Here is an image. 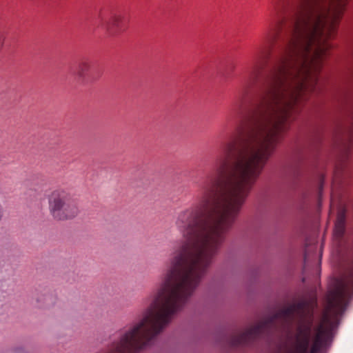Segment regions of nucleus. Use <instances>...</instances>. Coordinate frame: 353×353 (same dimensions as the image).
<instances>
[{"label": "nucleus", "mask_w": 353, "mask_h": 353, "mask_svg": "<svg viewBox=\"0 0 353 353\" xmlns=\"http://www.w3.org/2000/svg\"><path fill=\"white\" fill-rule=\"evenodd\" d=\"M348 0H270L241 85H321L319 74Z\"/></svg>", "instance_id": "1"}, {"label": "nucleus", "mask_w": 353, "mask_h": 353, "mask_svg": "<svg viewBox=\"0 0 353 353\" xmlns=\"http://www.w3.org/2000/svg\"><path fill=\"white\" fill-rule=\"evenodd\" d=\"M352 296L353 272L349 279L338 281L334 289L329 292L323 321L316 328L310 348L314 311L316 306L314 297L292 303L246 331L234 334L229 343L234 347L249 345L257 339L268 336L274 331L289 327L295 321V334L285 353H307L308 351L310 353H320L332 339L334 323L330 316L336 318L342 314Z\"/></svg>", "instance_id": "2"}, {"label": "nucleus", "mask_w": 353, "mask_h": 353, "mask_svg": "<svg viewBox=\"0 0 353 353\" xmlns=\"http://www.w3.org/2000/svg\"><path fill=\"white\" fill-rule=\"evenodd\" d=\"M350 134H352L351 130ZM352 148V134L344 144L341 151V162L336 165L332 182V192L330 206L339 208L337 219L333 232V245L336 247L338 254H341L346 245L345 233V210L343 204L341 191L348 183L349 174L345 170L346 161Z\"/></svg>", "instance_id": "3"}, {"label": "nucleus", "mask_w": 353, "mask_h": 353, "mask_svg": "<svg viewBox=\"0 0 353 353\" xmlns=\"http://www.w3.org/2000/svg\"><path fill=\"white\" fill-rule=\"evenodd\" d=\"M48 208L50 214L57 221L72 219L79 214L76 202L63 190H56L51 193L48 198Z\"/></svg>", "instance_id": "4"}, {"label": "nucleus", "mask_w": 353, "mask_h": 353, "mask_svg": "<svg viewBox=\"0 0 353 353\" xmlns=\"http://www.w3.org/2000/svg\"><path fill=\"white\" fill-rule=\"evenodd\" d=\"M99 19V26L104 30L106 37H114L125 30L123 26V17L121 14L112 13L110 17H106L100 14Z\"/></svg>", "instance_id": "5"}, {"label": "nucleus", "mask_w": 353, "mask_h": 353, "mask_svg": "<svg viewBox=\"0 0 353 353\" xmlns=\"http://www.w3.org/2000/svg\"><path fill=\"white\" fill-rule=\"evenodd\" d=\"M90 70V63L88 61H81L77 67V75L79 78L84 77L85 73Z\"/></svg>", "instance_id": "6"}, {"label": "nucleus", "mask_w": 353, "mask_h": 353, "mask_svg": "<svg viewBox=\"0 0 353 353\" xmlns=\"http://www.w3.org/2000/svg\"><path fill=\"white\" fill-rule=\"evenodd\" d=\"M50 298L49 295H41L37 298L39 307H46L48 305V300Z\"/></svg>", "instance_id": "7"}, {"label": "nucleus", "mask_w": 353, "mask_h": 353, "mask_svg": "<svg viewBox=\"0 0 353 353\" xmlns=\"http://www.w3.org/2000/svg\"><path fill=\"white\" fill-rule=\"evenodd\" d=\"M13 353H24V350L21 347H16L12 350Z\"/></svg>", "instance_id": "8"}, {"label": "nucleus", "mask_w": 353, "mask_h": 353, "mask_svg": "<svg viewBox=\"0 0 353 353\" xmlns=\"http://www.w3.org/2000/svg\"><path fill=\"white\" fill-rule=\"evenodd\" d=\"M323 178L321 177V183H320V185H319V197L321 196V191H322V189H323Z\"/></svg>", "instance_id": "9"}, {"label": "nucleus", "mask_w": 353, "mask_h": 353, "mask_svg": "<svg viewBox=\"0 0 353 353\" xmlns=\"http://www.w3.org/2000/svg\"><path fill=\"white\" fill-rule=\"evenodd\" d=\"M4 40L3 32L0 30V48L2 46Z\"/></svg>", "instance_id": "10"}, {"label": "nucleus", "mask_w": 353, "mask_h": 353, "mask_svg": "<svg viewBox=\"0 0 353 353\" xmlns=\"http://www.w3.org/2000/svg\"><path fill=\"white\" fill-rule=\"evenodd\" d=\"M306 259H307V256H306V254H305V258H304L305 263H306Z\"/></svg>", "instance_id": "11"}]
</instances>
